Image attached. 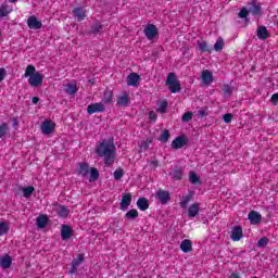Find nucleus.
<instances>
[{"label":"nucleus","mask_w":278,"mask_h":278,"mask_svg":"<svg viewBox=\"0 0 278 278\" xmlns=\"http://www.w3.org/2000/svg\"><path fill=\"white\" fill-rule=\"evenodd\" d=\"M156 199L160 201V203L165 205V203H168V201H170V193L168 191L159 190L156 192Z\"/></svg>","instance_id":"ddd939ff"},{"label":"nucleus","mask_w":278,"mask_h":278,"mask_svg":"<svg viewBox=\"0 0 278 278\" xmlns=\"http://www.w3.org/2000/svg\"><path fill=\"white\" fill-rule=\"evenodd\" d=\"M143 34L148 40H155V38L159 36L160 31L157 30V27L153 24H148L143 28Z\"/></svg>","instance_id":"39448f33"},{"label":"nucleus","mask_w":278,"mask_h":278,"mask_svg":"<svg viewBox=\"0 0 278 278\" xmlns=\"http://www.w3.org/2000/svg\"><path fill=\"white\" fill-rule=\"evenodd\" d=\"M97 179H99V170L92 167L89 172V181H97Z\"/></svg>","instance_id":"c756f323"},{"label":"nucleus","mask_w":278,"mask_h":278,"mask_svg":"<svg viewBox=\"0 0 278 278\" xmlns=\"http://www.w3.org/2000/svg\"><path fill=\"white\" fill-rule=\"evenodd\" d=\"M189 181L193 186H201V184H202L201 177L194 172L189 173Z\"/></svg>","instance_id":"412c9836"},{"label":"nucleus","mask_w":278,"mask_h":278,"mask_svg":"<svg viewBox=\"0 0 278 278\" xmlns=\"http://www.w3.org/2000/svg\"><path fill=\"white\" fill-rule=\"evenodd\" d=\"M86 262V255L84 253H80L77 255V258L72 261V268L70 270V275H75L77 273V269L81 264Z\"/></svg>","instance_id":"423d86ee"},{"label":"nucleus","mask_w":278,"mask_h":278,"mask_svg":"<svg viewBox=\"0 0 278 278\" xmlns=\"http://www.w3.org/2000/svg\"><path fill=\"white\" fill-rule=\"evenodd\" d=\"M40 130L43 136H51L55 131V122L51 119H46L40 125Z\"/></svg>","instance_id":"20e7f679"},{"label":"nucleus","mask_w":278,"mask_h":278,"mask_svg":"<svg viewBox=\"0 0 278 278\" xmlns=\"http://www.w3.org/2000/svg\"><path fill=\"white\" fill-rule=\"evenodd\" d=\"M248 217L252 225H257L262 223V215L256 211H252L251 213H249Z\"/></svg>","instance_id":"2eb2a0df"},{"label":"nucleus","mask_w":278,"mask_h":278,"mask_svg":"<svg viewBox=\"0 0 278 278\" xmlns=\"http://www.w3.org/2000/svg\"><path fill=\"white\" fill-rule=\"evenodd\" d=\"M90 174V167L86 163H79L78 165V175L80 177H88Z\"/></svg>","instance_id":"a211bd4d"},{"label":"nucleus","mask_w":278,"mask_h":278,"mask_svg":"<svg viewBox=\"0 0 278 278\" xmlns=\"http://www.w3.org/2000/svg\"><path fill=\"white\" fill-rule=\"evenodd\" d=\"M61 238L62 240H71L73 238V228L68 225H62Z\"/></svg>","instance_id":"9b49d317"},{"label":"nucleus","mask_w":278,"mask_h":278,"mask_svg":"<svg viewBox=\"0 0 278 278\" xmlns=\"http://www.w3.org/2000/svg\"><path fill=\"white\" fill-rule=\"evenodd\" d=\"M170 137V135L168 134V130H164L162 134H161V137H160V141L161 142H168V138Z\"/></svg>","instance_id":"58836bf2"},{"label":"nucleus","mask_w":278,"mask_h":278,"mask_svg":"<svg viewBox=\"0 0 278 278\" xmlns=\"http://www.w3.org/2000/svg\"><path fill=\"white\" fill-rule=\"evenodd\" d=\"M122 210H127L131 205V193H125L122 198Z\"/></svg>","instance_id":"4be33fe9"},{"label":"nucleus","mask_w":278,"mask_h":278,"mask_svg":"<svg viewBox=\"0 0 278 278\" xmlns=\"http://www.w3.org/2000/svg\"><path fill=\"white\" fill-rule=\"evenodd\" d=\"M64 90H65L66 94H75L79 89L77 88V83L72 81V83H67L64 86Z\"/></svg>","instance_id":"dca6fc26"},{"label":"nucleus","mask_w":278,"mask_h":278,"mask_svg":"<svg viewBox=\"0 0 278 278\" xmlns=\"http://www.w3.org/2000/svg\"><path fill=\"white\" fill-rule=\"evenodd\" d=\"M168 108V102L166 101H161L157 103V112H160L161 114H164V112H166Z\"/></svg>","instance_id":"72a5a7b5"},{"label":"nucleus","mask_w":278,"mask_h":278,"mask_svg":"<svg viewBox=\"0 0 278 278\" xmlns=\"http://www.w3.org/2000/svg\"><path fill=\"white\" fill-rule=\"evenodd\" d=\"M0 266L2 268H10L12 266V257L10 255H4L0 258Z\"/></svg>","instance_id":"b1692460"},{"label":"nucleus","mask_w":278,"mask_h":278,"mask_svg":"<svg viewBox=\"0 0 278 278\" xmlns=\"http://www.w3.org/2000/svg\"><path fill=\"white\" fill-rule=\"evenodd\" d=\"M250 12H253L254 14H260V7L253 4L252 9H250Z\"/></svg>","instance_id":"3c124183"},{"label":"nucleus","mask_w":278,"mask_h":278,"mask_svg":"<svg viewBox=\"0 0 278 278\" xmlns=\"http://www.w3.org/2000/svg\"><path fill=\"white\" fill-rule=\"evenodd\" d=\"M24 77H28V84L31 88L42 86V80L45 79V76L37 72L34 65H27Z\"/></svg>","instance_id":"f03ea898"},{"label":"nucleus","mask_w":278,"mask_h":278,"mask_svg":"<svg viewBox=\"0 0 278 278\" xmlns=\"http://www.w3.org/2000/svg\"><path fill=\"white\" fill-rule=\"evenodd\" d=\"M27 25L29 29H41L42 28V22L38 21L36 16H30L27 20Z\"/></svg>","instance_id":"f8f14e48"},{"label":"nucleus","mask_w":278,"mask_h":278,"mask_svg":"<svg viewBox=\"0 0 278 278\" xmlns=\"http://www.w3.org/2000/svg\"><path fill=\"white\" fill-rule=\"evenodd\" d=\"M105 111V105L103 102H98V103H92L89 104L87 108V112L89 114H97V112H104Z\"/></svg>","instance_id":"1a4fd4ad"},{"label":"nucleus","mask_w":278,"mask_h":278,"mask_svg":"<svg viewBox=\"0 0 278 278\" xmlns=\"http://www.w3.org/2000/svg\"><path fill=\"white\" fill-rule=\"evenodd\" d=\"M149 118H150V121H155V118H157V114H155V112H150L149 113Z\"/></svg>","instance_id":"864d4df0"},{"label":"nucleus","mask_w":278,"mask_h":278,"mask_svg":"<svg viewBox=\"0 0 278 278\" xmlns=\"http://www.w3.org/2000/svg\"><path fill=\"white\" fill-rule=\"evenodd\" d=\"M192 116H193L192 112L185 113L182 115V122L184 123H188L189 121H192Z\"/></svg>","instance_id":"a19ab883"},{"label":"nucleus","mask_w":278,"mask_h":278,"mask_svg":"<svg viewBox=\"0 0 278 278\" xmlns=\"http://www.w3.org/2000/svg\"><path fill=\"white\" fill-rule=\"evenodd\" d=\"M190 210H199V204H193Z\"/></svg>","instance_id":"13d9d810"},{"label":"nucleus","mask_w":278,"mask_h":278,"mask_svg":"<svg viewBox=\"0 0 278 278\" xmlns=\"http://www.w3.org/2000/svg\"><path fill=\"white\" fill-rule=\"evenodd\" d=\"M114 94L112 93L111 90H106L104 92V97L102 99V103H112V99H113Z\"/></svg>","instance_id":"2f4dec72"},{"label":"nucleus","mask_w":278,"mask_h":278,"mask_svg":"<svg viewBox=\"0 0 278 278\" xmlns=\"http://www.w3.org/2000/svg\"><path fill=\"white\" fill-rule=\"evenodd\" d=\"M10 231V226H8V223L0 222V236H5Z\"/></svg>","instance_id":"f704fd0d"},{"label":"nucleus","mask_w":278,"mask_h":278,"mask_svg":"<svg viewBox=\"0 0 278 278\" xmlns=\"http://www.w3.org/2000/svg\"><path fill=\"white\" fill-rule=\"evenodd\" d=\"M243 231L241 226H233L231 229L230 238L232 242H240L243 237Z\"/></svg>","instance_id":"6e6552de"},{"label":"nucleus","mask_w":278,"mask_h":278,"mask_svg":"<svg viewBox=\"0 0 278 278\" xmlns=\"http://www.w3.org/2000/svg\"><path fill=\"white\" fill-rule=\"evenodd\" d=\"M5 68H0V81H3V79H5Z\"/></svg>","instance_id":"603ef678"},{"label":"nucleus","mask_w":278,"mask_h":278,"mask_svg":"<svg viewBox=\"0 0 278 278\" xmlns=\"http://www.w3.org/2000/svg\"><path fill=\"white\" fill-rule=\"evenodd\" d=\"M102 29H103V27L101 25H99V26H96L94 31H101Z\"/></svg>","instance_id":"4d7b16f0"},{"label":"nucleus","mask_w":278,"mask_h":278,"mask_svg":"<svg viewBox=\"0 0 278 278\" xmlns=\"http://www.w3.org/2000/svg\"><path fill=\"white\" fill-rule=\"evenodd\" d=\"M224 48H225V40L223 39V37H218L214 45V49L215 51H223Z\"/></svg>","instance_id":"c85d7f7f"},{"label":"nucleus","mask_w":278,"mask_h":278,"mask_svg":"<svg viewBox=\"0 0 278 278\" xmlns=\"http://www.w3.org/2000/svg\"><path fill=\"white\" fill-rule=\"evenodd\" d=\"M126 218L136 220L138 218V211L137 210H130L126 213Z\"/></svg>","instance_id":"c9c22d12"},{"label":"nucleus","mask_w":278,"mask_h":278,"mask_svg":"<svg viewBox=\"0 0 278 278\" xmlns=\"http://www.w3.org/2000/svg\"><path fill=\"white\" fill-rule=\"evenodd\" d=\"M150 142L151 140L141 141L140 151H147V149H149Z\"/></svg>","instance_id":"79ce46f5"},{"label":"nucleus","mask_w":278,"mask_h":278,"mask_svg":"<svg viewBox=\"0 0 278 278\" xmlns=\"http://www.w3.org/2000/svg\"><path fill=\"white\" fill-rule=\"evenodd\" d=\"M271 103H273V105H277V103H278V93H274L271 96Z\"/></svg>","instance_id":"8fccbe9b"},{"label":"nucleus","mask_w":278,"mask_h":278,"mask_svg":"<svg viewBox=\"0 0 278 278\" xmlns=\"http://www.w3.org/2000/svg\"><path fill=\"white\" fill-rule=\"evenodd\" d=\"M10 134V127L8 124L3 123L0 125V138H4V136H8Z\"/></svg>","instance_id":"7c9ffc66"},{"label":"nucleus","mask_w":278,"mask_h":278,"mask_svg":"<svg viewBox=\"0 0 278 278\" xmlns=\"http://www.w3.org/2000/svg\"><path fill=\"white\" fill-rule=\"evenodd\" d=\"M10 3H16V0H9Z\"/></svg>","instance_id":"680f3d73"},{"label":"nucleus","mask_w":278,"mask_h":278,"mask_svg":"<svg viewBox=\"0 0 278 278\" xmlns=\"http://www.w3.org/2000/svg\"><path fill=\"white\" fill-rule=\"evenodd\" d=\"M223 90L227 97L231 94V87H229V85H225Z\"/></svg>","instance_id":"09e8293b"},{"label":"nucleus","mask_w":278,"mask_h":278,"mask_svg":"<svg viewBox=\"0 0 278 278\" xmlns=\"http://www.w3.org/2000/svg\"><path fill=\"white\" fill-rule=\"evenodd\" d=\"M190 199H192V197L190 194L184 195L181 198L180 207H182V210H186V207H188V203H190Z\"/></svg>","instance_id":"473e14b6"},{"label":"nucleus","mask_w":278,"mask_h":278,"mask_svg":"<svg viewBox=\"0 0 278 278\" xmlns=\"http://www.w3.org/2000/svg\"><path fill=\"white\" fill-rule=\"evenodd\" d=\"M266 244H268V238L266 237L261 238L257 242V247L260 249H263L264 247H266Z\"/></svg>","instance_id":"ea45409f"},{"label":"nucleus","mask_w":278,"mask_h":278,"mask_svg":"<svg viewBox=\"0 0 278 278\" xmlns=\"http://www.w3.org/2000/svg\"><path fill=\"white\" fill-rule=\"evenodd\" d=\"M186 142H188V140L186 139V137H178V138H176V139L172 142V148H173V149H182V147H186Z\"/></svg>","instance_id":"f3484780"},{"label":"nucleus","mask_w":278,"mask_h":278,"mask_svg":"<svg viewBox=\"0 0 278 278\" xmlns=\"http://www.w3.org/2000/svg\"><path fill=\"white\" fill-rule=\"evenodd\" d=\"M123 175H125V172L123 170V168H117L114 172L113 177L114 179L118 180V179H123Z\"/></svg>","instance_id":"e433bc0d"},{"label":"nucleus","mask_w":278,"mask_h":278,"mask_svg":"<svg viewBox=\"0 0 278 278\" xmlns=\"http://www.w3.org/2000/svg\"><path fill=\"white\" fill-rule=\"evenodd\" d=\"M180 250L182 253H190V251H192V241L189 239L182 240L180 243Z\"/></svg>","instance_id":"aec40b11"},{"label":"nucleus","mask_w":278,"mask_h":278,"mask_svg":"<svg viewBox=\"0 0 278 278\" xmlns=\"http://www.w3.org/2000/svg\"><path fill=\"white\" fill-rule=\"evenodd\" d=\"M151 168H157V161L150 162Z\"/></svg>","instance_id":"5fc2aeb1"},{"label":"nucleus","mask_w":278,"mask_h":278,"mask_svg":"<svg viewBox=\"0 0 278 278\" xmlns=\"http://www.w3.org/2000/svg\"><path fill=\"white\" fill-rule=\"evenodd\" d=\"M140 75H138V73H131L127 77V86H132L134 88H136V86L140 84Z\"/></svg>","instance_id":"4468645a"},{"label":"nucleus","mask_w":278,"mask_h":278,"mask_svg":"<svg viewBox=\"0 0 278 278\" xmlns=\"http://www.w3.org/2000/svg\"><path fill=\"white\" fill-rule=\"evenodd\" d=\"M49 225V215L41 214L36 218V227L37 229H45Z\"/></svg>","instance_id":"9d476101"},{"label":"nucleus","mask_w":278,"mask_h":278,"mask_svg":"<svg viewBox=\"0 0 278 278\" xmlns=\"http://www.w3.org/2000/svg\"><path fill=\"white\" fill-rule=\"evenodd\" d=\"M38 101H40V100L38 99V97H34V98H33V103L36 104V103H38Z\"/></svg>","instance_id":"bf43d9fd"},{"label":"nucleus","mask_w":278,"mask_h":278,"mask_svg":"<svg viewBox=\"0 0 278 278\" xmlns=\"http://www.w3.org/2000/svg\"><path fill=\"white\" fill-rule=\"evenodd\" d=\"M172 176L174 177V179H181V170L175 169Z\"/></svg>","instance_id":"49530a36"},{"label":"nucleus","mask_w":278,"mask_h":278,"mask_svg":"<svg viewBox=\"0 0 278 278\" xmlns=\"http://www.w3.org/2000/svg\"><path fill=\"white\" fill-rule=\"evenodd\" d=\"M58 214L61 218H66L68 216V210H60Z\"/></svg>","instance_id":"de8ad7c7"},{"label":"nucleus","mask_w":278,"mask_h":278,"mask_svg":"<svg viewBox=\"0 0 278 278\" xmlns=\"http://www.w3.org/2000/svg\"><path fill=\"white\" fill-rule=\"evenodd\" d=\"M61 210H66V207L62 206Z\"/></svg>","instance_id":"e2e57ef3"},{"label":"nucleus","mask_w":278,"mask_h":278,"mask_svg":"<svg viewBox=\"0 0 278 278\" xmlns=\"http://www.w3.org/2000/svg\"><path fill=\"white\" fill-rule=\"evenodd\" d=\"M73 14L77 21H84V18H86V11L81 8L74 9Z\"/></svg>","instance_id":"a878e982"},{"label":"nucleus","mask_w":278,"mask_h":278,"mask_svg":"<svg viewBox=\"0 0 278 278\" xmlns=\"http://www.w3.org/2000/svg\"><path fill=\"white\" fill-rule=\"evenodd\" d=\"M229 278H240V274L232 273Z\"/></svg>","instance_id":"6e6d98bb"},{"label":"nucleus","mask_w":278,"mask_h":278,"mask_svg":"<svg viewBox=\"0 0 278 278\" xmlns=\"http://www.w3.org/2000/svg\"><path fill=\"white\" fill-rule=\"evenodd\" d=\"M11 12H12V8H10V5L2 4L0 7V18L8 16V14H10Z\"/></svg>","instance_id":"cd10ccee"},{"label":"nucleus","mask_w":278,"mask_h":278,"mask_svg":"<svg viewBox=\"0 0 278 278\" xmlns=\"http://www.w3.org/2000/svg\"><path fill=\"white\" fill-rule=\"evenodd\" d=\"M115 151L116 147L114 146V141L104 140L97 147L96 153H98L100 157H104L105 164L110 166L114 163Z\"/></svg>","instance_id":"f257e3e1"},{"label":"nucleus","mask_w":278,"mask_h":278,"mask_svg":"<svg viewBox=\"0 0 278 278\" xmlns=\"http://www.w3.org/2000/svg\"><path fill=\"white\" fill-rule=\"evenodd\" d=\"M247 16H249V10H247V8H242L241 11L239 12V17L247 18Z\"/></svg>","instance_id":"37998d69"},{"label":"nucleus","mask_w":278,"mask_h":278,"mask_svg":"<svg viewBox=\"0 0 278 278\" xmlns=\"http://www.w3.org/2000/svg\"><path fill=\"white\" fill-rule=\"evenodd\" d=\"M200 79L203 86H210L214 83V74L210 70H204L202 71Z\"/></svg>","instance_id":"0eeeda50"},{"label":"nucleus","mask_w":278,"mask_h":278,"mask_svg":"<svg viewBox=\"0 0 278 278\" xmlns=\"http://www.w3.org/2000/svg\"><path fill=\"white\" fill-rule=\"evenodd\" d=\"M117 105H121L122 108L129 105V93L124 92L122 96H118Z\"/></svg>","instance_id":"6ab92c4d"},{"label":"nucleus","mask_w":278,"mask_h":278,"mask_svg":"<svg viewBox=\"0 0 278 278\" xmlns=\"http://www.w3.org/2000/svg\"><path fill=\"white\" fill-rule=\"evenodd\" d=\"M198 47L202 52L207 51V42H205L204 40H198Z\"/></svg>","instance_id":"4c0bfd02"},{"label":"nucleus","mask_w":278,"mask_h":278,"mask_svg":"<svg viewBox=\"0 0 278 278\" xmlns=\"http://www.w3.org/2000/svg\"><path fill=\"white\" fill-rule=\"evenodd\" d=\"M257 38H260V40H266V38H268V29H266L265 26H260L257 28Z\"/></svg>","instance_id":"393cba45"},{"label":"nucleus","mask_w":278,"mask_h":278,"mask_svg":"<svg viewBox=\"0 0 278 278\" xmlns=\"http://www.w3.org/2000/svg\"><path fill=\"white\" fill-rule=\"evenodd\" d=\"M166 86L168 87V90L174 94L181 90V84H179V80L177 79V75H175V73L168 74Z\"/></svg>","instance_id":"7ed1b4c3"},{"label":"nucleus","mask_w":278,"mask_h":278,"mask_svg":"<svg viewBox=\"0 0 278 278\" xmlns=\"http://www.w3.org/2000/svg\"><path fill=\"white\" fill-rule=\"evenodd\" d=\"M223 118L225 123L229 124L231 121H233V115L231 113H227L223 116Z\"/></svg>","instance_id":"c03bdc74"},{"label":"nucleus","mask_w":278,"mask_h":278,"mask_svg":"<svg viewBox=\"0 0 278 278\" xmlns=\"http://www.w3.org/2000/svg\"><path fill=\"white\" fill-rule=\"evenodd\" d=\"M16 125H18V122L16 121V118L13 119V126L16 127Z\"/></svg>","instance_id":"052dcab7"},{"label":"nucleus","mask_w":278,"mask_h":278,"mask_svg":"<svg viewBox=\"0 0 278 278\" xmlns=\"http://www.w3.org/2000/svg\"><path fill=\"white\" fill-rule=\"evenodd\" d=\"M24 199H29L34 192H36V189L33 186L23 187L20 189Z\"/></svg>","instance_id":"5701e85b"},{"label":"nucleus","mask_w":278,"mask_h":278,"mask_svg":"<svg viewBox=\"0 0 278 278\" xmlns=\"http://www.w3.org/2000/svg\"><path fill=\"white\" fill-rule=\"evenodd\" d=\"M137 207H139V210H149V200H147V198H139Z\"/></svg>","instance_id":"bb28decb"},{"label":"nucleus","mask_w":278,"mask_h":278,"mask_svg":"<svg viewBox=\"0 0 278 278\" xmlns=\"http://www.w3.org/2000/svg\"><path fill=\"white\" fill-rule=\"evenodd\" d=\"M186 214L189 218H194L199 214V210H188Z\"/></svg>","instance_id":"a18cd8bd"}]
</instances>
